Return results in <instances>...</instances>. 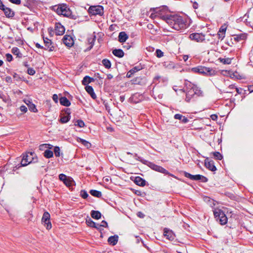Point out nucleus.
<instances>
[{
    "instance_id": "nucleus-16",
    "label": "nucleus",
    "mask_w": 253,
    "mask_h": 253,
    "mask_svg": "<svg viewBox=\"0 0 253 253\" xmlns=\"http://www.w3.org/2000/svg\"><path fill=\"white\" fill-rule=\"evenodd\" d=\"M43 42L45 45L44 48L45 50H47L49 51H53L54 47L52 45L51 41L47 38H43Z\"/></svg>"
},
{
    "instance_id": "nucleus-7",
    "label": "nucleus",
    "mask_w": 253,
    "mask_h": 253,
    "mask_svg": "<svg viewBox=\"0 0 253 253\" xmlns=\"http://www.w3.org/2000/svg\"><path fill=\"white\" fill-rule=\"evenodd\" d=\"M151 10L154 12L152 13L150 17L152 18H155L156 17H159L160 19H162V17L161 16V15H165L168 13V11L167 10L166 7H163L161 9H159L158 8L151 9Z\"/></svg>"
},
{
    "instance_id": "nucleus-50",
    "label": "nucleus",
    "mask_w": 253,
    "mask_h": 253,
    "mask_svg": "<svg viewBox=\"0 0 253 253\" xmlns=\"http://www.w3.org/2000/svg\"><path fill=\"white\" fill-rule=\"evenodd\" d=\"M226 30V27H225V26H222L220 28L218 32H220V33H225Z\"/></svg>"
},
{
    "instance_id": "nucleus-14",
    "label": "nucleus",
    "mask_w": 253,
    "mask_h": 253,
    "mask_svg": "<svg viewBox=\"0 0 253 253\" xmlns=\"http://www.w3.org/2000/svg\"><path fill=\"white\" fill-rule=\"evenodd\" d=\"M65 28L60 23H56L55 24L54 31L56 35H62L65 33Z\"/></svg>"
},
{
    "instance_id": "nucleus-27",
    "label": "nucleus",
    "mask_w": 253,
    "mask_h": 253,
    "mask_svg": "<svg viewBox=\"0 0 253 253\" xmlns=\"http://www.w3.org/2000/svg\"><path fill=\"white\" fill-rule=\"evenodd\" d=\"M60 103L64 106L68 107L70 105L71 103L66 97H61L60 99Z\"/></svg>"
},
{
    "instance_id": "nucleus-64",
    "label": "nucleus",
    "mask_w": 253,
    "mask_h": 253,
    "mask_svg": "<svg viewBox=\"0 0 253 253\" xmlns=\"http://www.w3.org/2000/svg\"><path fill=\"white\" fill-rule=\"evenodd\" d=\"M188 59V55H184L183 56V59L184 60V61H186Z\"/></svg>"
},
{
    "instance_id": "nucleus-36",
    "label": "nucleus",
    "mask_w": 253,
    "mask_h": 253,
    "mask_svg": "<svg viewBox=\"0 0 253 253\" xmlns=\"http://www.w3.org/2000/svg\"><path fill=\"white\" fill-rule=\"evenodd\" d=\"M68 115L62 116L61 117L60 121L62 123H66L70 119V113L67 112Z\"/></svg>"
},
{
    "instance_id": "nucleus-2",
    "label": "nucleus",
    "mask_w": 253,
    "mask_h": 253,
    "mask_svg": "<svg viewBox=\"0 0 253 253\" xmlns=\"http://www.w3.org/2000/svg\"><path fill=\"white\" fill-rule=\"evenodd\" d=\"M134 156L135 157V159L137 161H140L142 164H143L145 165H147L149 168H150L152 169H153L155 171L159 172L160 173L174 177V175L170 173L167 170H166L164 168H163L160 166H158V165L154 164L153 163L149 162L147 160L143 159L141 157L138 156L137 154H135Z\"/></svg>"
},
{
    "instance_id": "nucleus-58",
    "label": "nucleus",
    "mask_w": 253,
    "mask_h": 253,
    "mask_svg": "<svg viewBox=\"0 0 253 253\" xmlns=\"http://www.w3.org/2000/svg\"><path fill=\"white\" fill-rule=\"evenodd\" d=\"M137 216L141 218H143L144 217V214L141 212H138L137 213Z\"/></svg>"
},
{
    "instance_id": "nucleus-8",
    "label": "nucleus",
    "mask_w": 253,
    "mask_h": 253,
    "mask_svg": "<svg viewBox=\"0 0 253 253\" xmlns=\"http://www.w3.org/2000/svg\"><path fill=\"white\" fill-rule=\"evenodd\" d=\"M184 175L192 180H200L203 182H206L208 181V178L200 174L192 175L187 172H184Z\"/></svg>"
},
{
    "instance_id": "nucleus-38",
    "label": "nucleus",
    "mask_w": 253,
    "mask_h": 253,
    "mask_svg": "<svg viewBox=\"0 0 253 253\" xmlns=\"http://www.w3.org/2000/svg\"><path fill=\"white\" fill-rule=\"evenodd\" d=\"M102 63L106 68H107V69L110 68V67L111 66V62L109 60H108L107 59H104L102 61Z\"/></svg>"
},
{
    "instance_id": "nucleus-51",
    "label": "nucleus",
    "mask_w": 253,
    "mask_h": 253,
    "mask_svg": "<svg viewBox=\"0 0 253 253\" xmlns=\"http://www.w3.org/2000/svg\"><path fill=\"white\" fill-rule=\"evenodd\" d=\"M20 110L21 112L26 113L27 111V107L24 105H22L20 107Z\"/></svg>"
},
{
    "instance_id": "nucleus-37",
    "label": "nucleus",
    "mask_w": 253,
    "mask_h": 253,
    "mask_svg": "<svg viewBox=\"0 0 253 253\" xmlns=\"http://www.w3.org/2000/svg\"><path fill=\"white\" fill-rule=\"evenodd\" d=\"M232 58H219L220 61L224 64H230L231 63Z\"/></svg>"
},
{
    "instance_id": "nucleus-6",
    "label": "nucleus",
    "mask_w": 253,
    "mask_h": 253,
    "mask_svg": "<svg viewBox=\"0 0 253 253\" xmlns=\"http://www.w3.org/2000/svg\"><path fill=\"white\" fill-rule=\"evenodd\" d=\"M213 214L216 220H219L221 225H225L227 222V217L224 212L219 209H215Z\"/></svg>"
},
{
    "instance_id": "nucleus-26",
    "label": "nucleus",
    "mask_w": 253,
    "mask_h": 253,
    "mask_svg": "<svg viewBox=\"0 0 253 253\" xmlns=\"http://www.w3.org/2000/svg\"><path fill=\"white\" fill-rule=\"evenodd\" d=\"M96 37L95 36H93L91 37L88 39V42L90 46L86 49V50H90L93 46L94 44V42L95 41Z\"/></svg>"
},
{
    "instance_id": "nucleus-21",
    "label": "nucleus",
    "mask_w": 253,
    "mask_h": 253,
    "mask_svg": "<svg viewBox=\"0 0 253 253\" xmlns=\"http://www.w3.org/2000/svg\"><path fill=\"white\" fill-rule=\"evenodd\" d=\"M2 10L4 12L5 16L7 18H12L14 16V12L9 7L5 6Z\"/></svg>"
},
{
    "instance_id": "nucleus-35",
    "label": "nucleus",
    "mask_w": 253,
    "mask_h": 253,
    "mask_svg": "<svg viewBox=\"0 0 253 253\" xmlns=\"http://www.w3.org/2000/svg\"><path fill=\"white\" fill-rule=\"evenodd\" d=\"M140 70V69L138 67H134L132 69H131L130 70H129L126 76L128 78H130L131 77V75L133 74L134 73H136V72Z\"/></svg>"
},
{
    "instance_id": "nucleus-9",
    "label": "nucleus",
    "mask_w": 253,
    "mask_h": 253,
    "mask_svg": "<svg viewBox=\"0 0 253 253\" xmlns=\"http://www.w3.org/2000/svg\"><path fill=\"white\" fill-rule=\"evenodd\" d=\"M88 12L94 15H102L103 14V7L101 5L91 6L89 8Z\"/></svg>"
},
{
    "instance_id": "nucleus-54",
    "label": "nucleus",
    "mask_w": 253,
    "mask_h": 253,
    "mask_svg": "<svg viewBox=\"0 0 253 253\" xmlns=\"http://www.w3.org/2000/svg\"><path fill=\"white\" fill-rule=\"evenodd\" d=\"M101 227H107V223L106 221L103 220L100 224Z\"/></svg>"
},
{
    "instance_id": "nucleus-30",
    "label": "nucleus",
    "mask_w": 253,
    "mask_h": 253,
    "mask_svg": "<svg viewBox=\"0 0 253 253\" xmlns=\"http://www.w3.org/2000/svg\"><path fill=\"white\" fill-rule=\"evenodd\" d=\"M247 35L246 34H241L239 35H235L234 37L235 41L237 42H240L241 41H244L246 39Z\"/></svg>"
},
{
    "instance_id": "nucleus-28",
    "label": "nucleus",
    "mask_w": 253,
    "mask_h": 253,
    "mask_svg": "<svg viewBox=\"0 0 253 253\" xmlns=\"http://www.w3.org/2000/svg\"><path fill=\"white\" fill-rule=\"evenodd\" d=\"M118 236L117 235L112 236L108 239V242L112 245H115L118 242Z\"/></svg>"
},
{
    "instance_id": "nucleus-29",
    "label": "nucleus",
    "mask_w": 253,
    "mask_h": 253,
    "mask_svg": "<svg viewBox=\"0 0 253 253\" xmlns=\"http://www.w3.org/2000/svg\"><path fill=\"white\" fill-rule=\"evenodd\" d=\"M90 215L91 216L95 219H99L101 217V213L98 211H92Z\"/></svg>"
},
{
    "instance_id": "nucleus-45",
    "label": "nucleus",
    "mask_w": 253,
    "mask_h": 253,
    "mask_svg": "<svg viewBox=\"0 0 253 253\" xmlns=\"http://www.w3.org/2000/svg\"><path fill=\"white\" fill-rule=\"evenodd\" d=\"M81 196L83 198L86 199L88 197V195L87 192L85 190H81Z\"/></svg>"
},
{
    "instance_id": "nucleus-60",
    "label": "nucleus",
    "mask_w": 253,
    "mask_h": 253,
    "mask_svg": "<svg viewBox=\"0 0 253 253\" xmlns=\"http://www.w3.org/2000/svg\"><path fill=\"white\" fill-rule=\"evenodd\" d=\"M235 89H236V91L238 94H240L242 93V88H238L236 87Z\"/></svg>"
},
{
    "instance_id": "nucleus-49",
    "label": "nucleus",
    "mask_w": 253,
    "mask_h": 253,
    "mask_svg": "<svg viewBox=\"0 0 253 253\" xmlns=\"http://www.w3.org/2000/svg\"><path fill=\"white\" fill-rule=\"evenodd\" d=\"M225 33H220V32H218L217 34L218 38L220 39L221 40H223V38L225 37Z\"/></svg>"
},
{
    "instance_id": "nucleus-17",
    "label": "nucleus",
    "mask_w": 253,
    "mask_h": 253,
    "mask_svg": "<svg viewBox=\"0 0 253 253\" xmlns=\"http://www.w3.org/2000/svg\"><path fill=\"white\" fill-rule=\"evenodd\" d=\"M62 41L63 43L68 47H71L74 44V40L69 35H65Z\"/></svg>"
},
{
    "instance_id": "nucleus-11",
    "label": "nucleus",
    "mask_w": 253,
    "mask_h": 253,
    "mask_svg": "<svg viewBox=\"0 0 253 253\" xmlns=\"http://www.w3.org/2000/svg\"><path fill=\"white\" fill-rule=\"evenodd\" d=\"M189 39L192 41L201 42L205 40V36L202 33H194L189 35Z\"/></svg>"
},
{
    "instance_id": "nucleus-32",
    "label": "nucleus",
    "mask_w": 253,
    "mask_h": 253,
    "mask_svg": "<svg viewBox=\"0 0 253 253\" xmlns=\"http://www.w3.org/2000/svg\"><path fill=\"white\" fill-rule=\"evenodd\" d=\"M93 80L94 79L93 78L86 76L84 78L82 81V84L85 85L92 82Z\"/></svg>"
},
{
    "instance_id": "nucleus-12",
    "label": "nucleus",
    "mask_w": 253,
    "mask_h": 253,
    "mask_svg": "<svg viewBox=\"0 0 253 253\" xmlns=\"http://www.w3.org/2000/svg\"><path fill=\"white\" fill-rule=\"evenodd\" d=\"M59 179L62 181L67 187L72 186L74 180L71 177L67 176L65 174L61 173L59 175Z\"/></svg>"
},
{
    "instance_id": "nucleus-18",
    "label": "nucleus",
    "mask_w": 253,
    "mask_h": 253,
    "mask_svg": "<svg viewBox=\"0 0 253 253\" xmlns=\"http://www.w3.org/2000/svg\"><path fill=\"white\" fill-rule=\"evenodd\" d=\"M164 235L167 238V239L170 241L173 240L175 238V235L173 232L168 228L164 229Z\"/></svg>"
},
{
    "instance_id": "nucleus-3",
    "label": "nucleus",
    "mask_w": 253,
    "mask_h": 253,
    "mask_svg": "<svg viewBox=\"0 0 253 253\" xmlns=\"http://www.w3.org/2000/svg\"><path fill=\"white\" fill-rule=\"evenodd\" d=\"M35 156V154L34 152H28L25 155H24L20 164L17 166V168H19L21 167H25L32 163H36L38 161V159L37 158H34V157Z\"/></svg>"
},
{
    "instance_id": "nucleus-44",
    "label": "nucleus",
    "mask_w": 253,
    "mask_h": 253,
    "mask_svg": "<svg viewBox=\"0 0 253 253\" xmlns=\"http://www.w3.org/2000/svg\"><path fill=\"white\" fill-rule=\"evenodd\" d=\"M156 54L157 57H158L159 58L162 57L164 55V53L160 49H157L156 50Z\"/></svg>"
},
{
    "instance_id": "nucleus-61",
    "label": "nucleus",
    "mask_w": 253,
    "mask_h": 253,
    "mask_svg": "<svg viewBox=\"0 0 253 253\" xmlns=\"http://www.w3.org/2000/svg\"><path fill=\"white\" fill-rule=\"evenodd\" d=\"M5 6L3 4L2 1L0 0V9L2 10Z\"/></svg>"
},
{
    "instance_id": "nucleus-55",
    "label": "nucleus",
    "mask_w": 253,
    "mask_h": 253,
    "mask_svg": "<svg viewBox=\"0 0 253 253\" xmlns=\"http://www.w3.org/2000/svg\"><path fill=\"white\" fill-rule=\"evenodd\" d=\"M181 121L182 123L185 124V123H188L189 120L186 117H185V116H183Z\"/></svg>"
},
{
    "instance_id": "nucleus-10",
    "label": "nucleus",
    "mask_w": 253,
    "mask_h": 253,
    "mask_svg": "<svg viewBox=\"0 0 253 253\" xmlns=\"http://www.w3.org/2000/svg\"><path fill=\"white\" fill-rule=\"evenodd\" d=\"M50 214L48 212L45 211L43 213L42 218V223H44V226L47 230L50 229L52 227L51 223L50 221Z\"/></svg>"
},
{
    "instance_id": "nucleus-1",
    "label": "nucleus",
    "mask_w": 253,
    "mask_h": 253,
    "mask_svg": "<svg viewBox=\"0 0 253 253\" xmlns=\"http://www.w3.org/2000/svg\"><path fill=\"white\" fill-rule=\"evenodd\" d=\"M162 20L166 21L172 29L179 31L185 29L188 27L187 21L182 16L177 14L171 15L167 13L165 15H161Z\"/></svg>"
},
{
    "instance_id": "nucleus-59",
    "label": "nucleus",
    "mask_w": 253,
    "mask_h": 253,
    "mask_svg": "<svg viewBox=\"0 0 253 253\" xmlns=\"http://www.w3.org/2000/svg\"><path fill=\"white\" fill-rule=\"evenodd\" d=\"M248 90L250 92H253V85H251L248 86Z\"/></svg>"
},
{
    "instance_id": "nucleus-22",
    "label": "nucleus",
    "mask_w": 253,
    "mask_h": 253,
    "mask_svg": "<svg viewBox=\"0 0 253 253\" xmlns=\"http://www.w3.org/2000/svg\"><path fill=\"white\" fill-rule=\"evenodd\" d=\"M134 182L136 185L141 186H144L146 184V181L139 176H136Z\"/></svg>"
},
{
    "instance_id": "nucleus-56",
    "label": "nucleus",
    "mask_w": 253,
    "mask_h": 253,
    "mask_svg": "<svg viewBox=\"0 0 253 253\" xmlns=\"http://www.w3.org/2000/svg\"><path fill=\"white\" fill-rule=\"evenodd\" d=\"M45 146V147L46 148H48V149H51V148H52V145H50V144H44L41 145L40 146V147H43V146Z\"/></svg>"
},
{
    "instance_id": "nucleus-40",
    "label": "nucleus",
    "mask_w": 253,
    "mask_h": 253,
    "mask_svg": "<svg viewBox=\"0 0 253 253\" xmlns=\"http://www.w3.org/2000/svg\"><path fill=\"white\" fill-rule=\"evenodd\" d=\"M85 222L86 224L90 227H96V223L94 222L91 218H89L88 219H86Z\"/></svg>"
},
{
    "instance_id": "nucleus-39",
    "label": "nucleus",
    "mask_w": 253,
    "mask_h": 253,
    "mask_svg": "<svg viewBox=\"0 0 253 253\" xmlns=\"http://www.w3.org/2000/svg\"><path fill=\"white\" fill-rule=\"evenodd\" d=\"M44 156L46 158H52L53 156V152L49 150H46L43 153Z\"/></svg>"
},
{
    "instance_id": "nucleus-63",
    "label": "nucleus",
    "mask_w": 253,
    "mask_h": 253,
    "mask_svg": "<svg viewBox=\"0 0 253 253\" xmlns=\"http://www.w3.org/2000/svg\"><path fill=\"white\" fill-rule=\"evenodd\" d=\"M5 81L7 82H11V78L10 77H6L5 78Z\"/></svg>"
},
{
    "instance_id": "nucleus-20",
    "label": "nucleus",
    "mask_w": 253,
    "mask_h": 253,
    "mask_svg": "<svg viewBox=\"0 0 253 253\" xmlns=\"http://www.w3.org/2000/svg\"><path fill=\"white\" fill-rule=\"evenodd\" d=\"M24 102L28 106L30 111L34 113L38 112L36 105L31 100L29 99H24Z\"/></svg>"
},
{
    "instance_id": "nucleus-25",
    "label": "nucleus",
    "mask_w": 253,
    "mask_h": 253,
    "mask_svg": "<svg viewBox=\"0 0 253 253\" xmlns=\"http://www.w3.org/2000/svg\"><path fill=\"white\" fill-rule=\"evenodd\" d=\"M113 54L115 56L119 58L123 57L124 55V52L123 50L121 49H115L112 51Z\"/></svg>"
},
{
    "instance_id": "nucleus-41",
    "label": "nucleus",
    "mask_w": 253,
    "mask_h": 253,
    "mask_svg": "<svg viewBox=\"0 0 253 253\" xmlns=\"http://www.w3.org/2000/svg\"><path fill=\"white\" fill-rule=\"evenodd\" d=\"M75 126H77L80 127H83L84 126V122L81 120H78L75 123Z\"/></svg>"
},
{
    "instance_id": "nucleus-23",
    "label": "nucleus",
    "mask_w": 253,
    "mask_h": 253,
    "mask_svg": "<svg viewBox=\"0 0 253 253\" xmlns=\"http://www.w3.org/2000/svg\"><path fill=\"white\" fill-rule=\"evenodd\" d=\"M85 90L86 92L90 94L91 97L93 99H95L96 98V95L94 92L93 89L91 86L87 85L85 86Z\"/></svg>"
},
{
    "instance_id": "nucleus-19",
    "label": "nucleus",
    "mask_w": 253,
    "mask_h": 253,
    "mask_svg": "<svg viewBox=\"0 0 253 253\" xmlns=\"http://www.w3.org/2000/svg\"><path fill=\"white\" fill-rule=\"evenodd\" d=\"M186 88L187 90H189L186 93L185 101L187 102H189L191 101V99L194 97L196 94L193 91V90H192V88Z\"/></svg>"
},
{
    "instance_id": "nucleus-42",
    "label": "nucleus",
    "mask_w": 253,
    "mask_h": 253,
    "mask_svg": "<svg viewBox=\"0 0 253 253\" xmlns=\"http://www.w3.org/2000/svg\"><path fill=\"white\" fill-rule=\"evenodd\" d=\"M213 155L217 160H220L222 159V155L218 152H214L213 153Z\"/></svg>"
},
{
    "instance_id": "nucleus-48",
    "label": "nucleus",
    "mask_w": 253,
    "mask_h": 253,
    "mask_svg": "<svg viewBox=\"0 0 253 253\" xmlns=\"http://www.w3.org/2000/svg\"><path fill=\"white\" fill-rule=\"evenodd\" d=\"M183 116H182V115L181 114H175L174 116V118L175 119H177V120H182V118H183Z\"/></svg>"
},
{
    "instance_id": "nucleus-24",
    "label": "nucleus",
    "mask_w": 253,
    "mask_h": 253,
    "mask_svg": "<svg viewBox=\"0 0 253 253\" xmlns=\"http://www.w3.org/2000/svg\"><path fill=\"white\" fill-rule=\"evenodd\" d=\"M118 38L120 42H124L128 39V36L125 32H121L119 33Z\"/></svg>"
},
{
    "instance_id": "nucleus-4",
    "label": "nucleus",
    "mask_w": 253,
    "mask_h": 253,
    "mask_svg": "<svg viewBox=\"0 0 253 253\" xmlns=\"http://www.w3.org/2000/svg\"><path fill=\"white\" fill-rule=\"evenodd\" d=\"M53 9L58 14L65 17H69L71 15V11L65 4L54 5Z\"/></svg>"
},
{
    "instance_id": "nucleus-62",
    "label": "nucleus",
    "mask_w": 253,
    "mask_h": 253,
    "mask_svg": "<svg viewBox=\"0 0 253 253\" xmlns=\"http://www.w3.org/2000/svg\"><path fill=\"white\" fill-rule=\"evenodd\" d=\"M193 7L194 9H197L198 7V4L197 2H195L193 4Z\"/></svg>"
},
{
    "instance_id": "nucleus-57",
    "label": "nucleus",
    "mask_w": 253,
    "mask_h": 253,
    "mask_svg": "<svg viewBox=\"0 0 253 253\" xmlns=\"http://www.w3.org/2000/svg\"><path fill=\"white\" fill-rule=\"evenodd\" d=\"M211 119L213 121H215L217 119V116L215 114L211 115Z\"/></svg>"
},
{
    "instance_id": "nucleus-34",
    "label": "nucleus",
    "mask_w": 253,
    "mask_h": 253,
    "mask_svg": "<svg viewBox=\"0 0 253 253\" xmlns=\"http://www.w3.org/2000/svg\"><path fill=\"white\" fill-rule=\"evenodd\" d=\"M89 193L92 196L97 198H100L102 196L101 192L99 191H97L96 190H91L89 191Z\"/></svg>"
},
{
    "instance_id": "nucleus-5",
    "label": "nucleus",
    "mask_w": 253,
    "mask_h": 253,
    "mask_svg": "<svg viewBox=\"0 0 253 253\" xmlns=\"http://www.w3.org/2000/svg\"><path fill=\"white\" fill-rule=\"evenodd\" d=\"M192 71L195 73L207 76H213L216 74V71L212 68L204 66H198L192 68Z\"/></svg>"
},
{
    "instance_id": "nucleus-43",
    "label": "nucleus",
    "mask_w": 253,
    "mask_h": 253,
    "mask_svg": "<svg viewBox=\"0 0 253 253\" xmlns=\"http://www.w3.org/2000/svg\"><path fill=\"white\" fill-rule=\"evenodd\" d=\"M60 149L58 146H55L54 148V152L56 157L60 156Z\"/></svg>"
},
{
    "instance_id": "nucleus-53",
    "label": "nucleus",
    "mask_w": 253,
    "mask_h": 253,
    "mask_svg": "<svg viewBox=\"0 0 253 253\" xmlns=\"http://www.w3.org/2000/svg\"><path fill=\"white\" fill-rule=\"evenodd\" d=\"M52 99L56 103H57L58 101V95L56 94H53L52 96Z\"/></svg>"
},
{
    "instance_id": "nucleus-47",
    "label": "nucleus",
    "mask_w": 253,
    "mask_h": 253,
    "mask_svg": "<svg viewBox=\"0 0 253 253\" xmlns=\"http://www.w3.org/2000/svg\"><path fill=\"white\" fill-rule=\"evenodd\" d=\"M5 56L7 61L10 62L12 60L13 57L11 54L7 53Z\"/></svg>"
},
{
    "instance_id": "nucleus-46",
    "label": "nucleus",
    "mask_w": 253,
    "mask_h": 253,
    "mask_svg": "<svg viewBox=\"0 0 253 253\" xmlns=\"http://www.w3.org/2000/svg\"><path fill=\"white\" fill-rule=\"evenodd\" d=\"M36 72L32 68H28L27 70V73L30 75H34Z\"/></svg>"
},
{
    "instance_id": "nucleus-31",
    "label": "nucleus",
    "mask_w": 253,
    "mask_h": 253,
    "mask_svg": "<svg viewBox=\"0 0 253 253\" xmlns=\"http://www.w3.org/2000/svg\"><path fill=\"white\" fill-rule=\"evenodd\" d=\"M77 141L78 142L82 143L85 147H86L87 148L90 147L91 146V144L88 141L82 138L78 137L77 139Z\"/></svg>"
},
{
    "instance_id": "nucleus-52",
    "label": "nucleus",
    "mask_w": 253,
    "mask_h": 253,
    "mask_svg": "<svg viewBox=\"0 0 253 253\" xmlns=\"http://www.w3.org/2000/svg\"><path fill=\"white\" fill-rule=\"evenodd\" d=\"M11 3L16 4H20L21 3V0H9Z\"/></svg>"
},
{
    "instance_id": "nucleus-13",
    "label": "nucleus",
    "mask_w": 253,
    "mask_h": 253,
    "mask_svg": "<svg viewBox=\"0 0 253 253\" xmlns=\"http://www.w3.org/2000/svg\"><path fill=\"white\" fill-rule=\"evenodd\" d=\"M184 84L187 88H192L196 95L200 96L202 94V91L197 85L191 84L187 81H185Z\"/></svg>"
},
{
    "instance_id": "nucleus-15",
    "label": "nucleus",
    "mask_w": 253,
    "mask_h": 253,
    "mask_svg": "<svg viewBox=\"0 0 253 253\" xmlns=\"http://www.w3.org/2000/svg\"><path fill=\"white\" fill-rule=\"evenodd\" d=\"M205 165L206 167L209 170L214 171L216 170V168L214 165L212 160H210L209 158H207L205 160Z\"/></svg>"
},
{
    "instance_id": "nucleus-33",
    "label": "nucleus",
    "mask_w": 253,
    "mask_h": 253,
    "mask_svg": "<svg viewBox=\"0 0 253 253\" xmlns=\"http://www.w3.org/2000/svg\"><path fill=\"white\" fill-rule=\"evenodd\" d=\"M12 52L13 54L17 55V56L19 58H21L22 56V54L20 52L19 49L17 47H14L12 48Z\"/></svg>"
}]
</instances>
